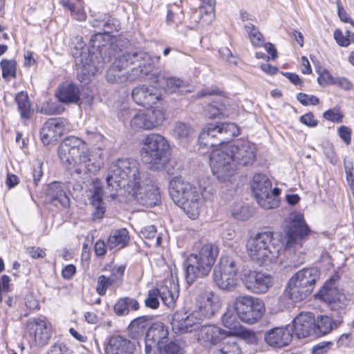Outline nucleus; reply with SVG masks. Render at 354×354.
<instances>
[{
  "instance_id": "obj_55",
  "label": "nucleus",
  "mask_w": 354,
  "mask_h": 354,
  "mask_svg": "<svg viewBox=\"0 0 354 354\" xmlns=\"http://www.w3.org/2000/svg\"><path fill=\"white\" fill-rule=\"evenodd\" d=\"M297 100L304 106L317 105L319 103V100L315 95H309L306 93H300L297 96Z\"/></svg>"
},
{
  "instance_id": "obj_37",
  "label": "nucleus",
  "mask_w": 354,
  "mask_h": 354,
  "mask_svg": "<svg viewBox=\"0 0 354 354\" xmlns=\"http://www.w3.org/2000/svg\"><path fill=\"white\" fill-rule=\"evenodd\" d=\"M139 308V302L129 297L119 299L113 308L115 313L118 316L127 315L130 310H138Z\"/></svg>"
},
{
  "instance_id": "obj_57",
  "label": "nucleus",
  "mask_w": 354,
  "mask_h": 354,
  "mask_svg": "<svg viewBox=\"0 0 354 354\" xmlns=\"http://www.w3.org/2000/svg\"><path fill=\"white\" fill-rule=\"evenodd\" d=\"M351 128L346 126L342 125L337 129L339 137L346 145H349L351 143Z\"/></svg>"
},
{
  "instance_id": "obj_63",
  "label": "nucleus",
  "mask_w": 354,
  "mask_h": 354,
  "mask_svg": "<svg viewBox=\"0 0 354 354\" xmlns=\"http://www.w3.org/2000/svg\"><path fill=\"white\" fill-rule=\"evenodd\" d=\"M300 122L310 127H315L318 124V121L315 118L312 113H307L301 115L299 118Z\"/></svg>"
},
{
  "instance_id": "obj_9",
  "label": "nucleus",
  "mask_w": 354,
  "mask_h": 354,
  "mask_svg": "<svg viewBox=\"0 0 354 354\" xmlns=\"http://www.w3.org/2000/svg\"><path fill=\"white\" fill-rule=\"evenodd\" d=\"M80 50L76 49L73 52V57L77 65V74L81 82H86L90 77L94 75L99 70L104 68V62L109 55L106 53L111 46L110 40H109L108 48L100 55L99 50L93 49L89 45L88 48L84 47L80 44ZM110 55V53H108Z\"/></svg>"
},
{
  "instance_id": "obj_38",
  "label": "nucleus",
  "mask_w": 354,
  "mask_h": 354,
  "mask_svg": "<svg viewBox=\"0 0 354 354\" xmlns=\"http://www.w3.org/2000/svg\"><path fill=\"white\" fill-rule=\"evenodd\" d=\"M129 241V232L125 228H121L111 233L108 239V248L110 250L122 248L127 245Z\"/></svg>"
},
{
  "instance_id": "obj_47",
  "label": "nucleus",
  "mask_w": 354,
  "mask_h": 354,
  "mask_svg": "<svg viewBox=\"0 0 354 354\" xmlns=\"http://www.w3.org/2000/svg\"><path fill=\"white\" fill-rule=\"evenodd\" d=\"M17 62L14 59H3L0 63L2 70V77L5 79L15 77Z\"/></svg>"
},
{
  "instance_id": "obj_60",
  "label": "nucleus",
  "mask_w": 354,
  "mask_h": 354,
  "mask_svg": "<svg viewBox=\"0 0 354 354\" xmlns=\"http://www.w3.org/2000/svg\"><path fill=\"white\" fill-rule=\"evenodd\" d=\"M149 318L147 316H142L134 319L130 324L131 329L138 330L142 329L145 327L147 322Z\"/></svg>"
},
{
  "instance_id": "obj_4",
  "label": "nucleus",
  "mask_w": 354,
  "mask_h": 354,
  "mask_svg": "<svg viewBox=\"0 0 354 354\" xmlns=\"http://www.w3.org/2000/svg\"><path fill=\"white\" fill-rule=\"evenodd\" d=\"M170 145L168 140L160 133H149L141 141L140 150L142 162L151 170H165L174 175L173 162L170 158Z\"/></svg>"
},
{
  "instance_id": "obj_14",
  "label": "nucleus",
  "mask_w": 354,
  "mask_h": 354,
  "mask_svg": "<svg viewBox=\"0 0 354 354\" xmlns=\"http://www.w3.org/2000/svg\"><path fill=\"white\" fill-rule=\"evenodd\" d=\"M92 25L94 27L103 28L104 33L98 32L93 35L89 41V45L93 49L99 50L100 54L102 55L103 52L108 48L109 34L120 30V22L109 15H104L95 19Z\"/></svg>"
},
{
  "instance_id": "obj_12",
  "label": "nucleus",
  "mask_w": 354,
  "mask_h": 354,
  "mask_svg": "<svg viewBox=\"0 0 354 354\" xmlns=\"http://www.w3.org/2000/svg\"><path fill=\"white\" fill-rule=\"evenodd\" d=\"M239 129L234 123L216 122L207 124L199 136V142L206 147L221 145L239 134Z\"/></svg>"
},
{
  "instance_id": "obj_33",
  "label": "nucleus",
  "mask_w": 354,
  "mask_h": 354,
  "mask_svg": "<svg viewBox=\"0 0 354 354\" xmlns=\"http://www.w3.org/2000/svg\"><path fill=\"white\" fill-rule=\"evenodd\" d=\"M250 187L257 199L260 196L268 194V192L272 188V182L265 174H256L253 176Z\"/></svg>"
},
{
  "instance_id": "obj_43",
  "label": "nucleus",
  "mask_w": 354,
  "mask_h": 354,
  "mask_svg": "<svg viewBox=\"0 0 354 354\" xmlns=\"http://www.w3.org/2000/svg\"><path fill=\"white\" fill-rule=\"evenodd\" d=\"M205 6L199 8L201 15L200 22L203 24H209L214 19V0H201Z\"/></svg>"
},
{
  "instance_id": "obj_48",
  "label": "nucleus",
  "mask_w": 354,
  "mask_h": 354,
  "mask_svg": "<svg viewBox=\"0 0 354 354\" xmlns=\"http://www.w3.org/2000/svg\"><path fill=\"white\" fill-rule=\"evenodd\" d=\"M160 294V290L158 288L149 290L147 293V297L145 299V306L151 309H157L160 305L158 300Z\"/></svg>"
},
{
  "instance_id": "obj_20",
  "label": "nucleus",
  "mask_w": 354,
  "mask_h": 354,
  "mask_svg": "<svg viewBox=\"0 0 354 354\" xmlns=\"http://www.w3.org/2000/svg\"><path fill=\"white\" fill-rule=\"evenodd\" d=\"M27 328L35 345L43 346L48 343L50 337V326L45 319L30 318L27 322Z\"/></svg>"
},
{
  "instance_id": "obj_59",
  "label": "nucleus",
  "mask_w": 354,
  "mask_h": 354,
  "mask_svg": "<svg viewBox=\"0 0 354 354\" xmlns=\"http://www.w3.org/2000/svg\"><path fill=\"white\" fill-rule=\"evenodd\" d=\"M333 36L338 45L344 47L349 46V42L346 36V31L344 34L342 30L337 29L334 31Z\"/></svg>"
},
{
  "instance_id": "obj_23",
  "label": "nucleus",
  "mask_w": 354,
  "mask_h": 354,
  "mask_svg": "<svg viewBox=\"0 0 354 354\" xmlns=\"http://www.w3.org/2000/svg\"><path fill=\"white\" fill-rule=\"evenodd\" d=\"M292 339L291 329L288 327H276L267 331L264 335L266 342L274 348L288 346Z\"/></svg>"
},
{
  "instance_id": "obj_26",
  "label": "nucleus",
  "mask_w": 354,
  "mask_h": 354,
  "mask_svg": "<svg viewBox=\"0 0 354 354\" xmlns=\"http://www.w3.org/2000/svg\"><path fill=\"white\" fill-rule=\"evenodd\" d=\"M264 312V303L261 299L245 296V323H256L261 319Z\"/></svg>"
},
{
  "instance_id": "obj_27",
  "label": "nucleus",
  "mask_w": 354,
  "mask_h": 354,
  "mask_svg": "<svg viewBox=\"0 0 354 354\" xmlns=\"http://www.w3.org/2000/svg\"><path fill=\"white\" fill-rule=\"evenodd\" d=\"M315 318L309 312L301 313L293 320L295 335L298 338H305L314 334Z\"/></svg>"
},
{
  "instance_id": "obj_50",
  "label": "nucleus",
  "mask_w": 354,
  "mask_h": 354,
  "mask_svg": "<svg viewBox=\"0 0 354 354\" xmlns=\"http://www.w3.org/2000/svg\"><path fill=\"white\" fill-rule=\"evenodd\" d=\"M323 117L328 121L341 123L343 121L344 115L339 108L334 107L326 111L323 114Z\"/></svg>"
},
{
  "instance_id": "obj_7",
  "label": "nucleus",
  "mask_w": 354,
  "mask_h": 354,
  "mask_svg": "<svg viewBox=\"0 0 354 354\" xmlns=\"http://www.w3.org/2000/svg\"><path fill=\"white\" fill-rule=\"evenodd\" d=\"M145 176L140 171L138 161L133 158H118L109 167L106 181L108 187L117 189L122 180L127 181L123 186L126 192L133 190L136 185Z\"/></svg>"
},
{
  "instance_id": "obj_17",
  "label": "nucleus",
  "mask_w": 354,
  "mask_h": 354,
  "mask_svg": "<svg viewBox=\"0 0 354 354\" xmlns=\"http://www.w3.org/2000/svg\"><path fill=\"white\" fill-rule=\"evenodd\" d=\"M165 120L162 109H148L135 114L131 120V127L136 131L152 130L161 126Z\"/></svg>"
},
{
  "instance_id": "obj_44",
  "label": "nucleus",
  "mask_w": 354,
  "mask_h": 354,
  "mask_svg": "<svg viewBox=\"0 0 354 354\" xmlns=\"http://www.w3.org/2000/svg\"><path fill=\"white\" fill-rule=\"evenodd\" d=\"M245 32H246L248 38L254 47H261L263 45L264 38L254 25L250 23L245 24Z\"/></svg>"
},
{
  "instance_id": "obj_53",
  "label": "nucleus",
  "mask_w": 354,
  "mask_h": 354,
  "mask_svg": "<svg viewBox=\"0 0 354 354\" xmlns=\"http://www.w3.org/2000/svg\"><path fill=\"white\" fill-rule=\"evenodd\" d=\"M344 169L348 186L354 192V168L351 160H344Z\"/></svg>"
},
{
  "instance_id": "obj_25",
  "label": "nucleus",
  "mask_w": 354,
  "mask_h": 354,
  "mask_svg": "<svg viewBox=\"0 0 354 354\" xmlns=\"http://www.w3.org/2000/svg\"><path fill=\"white\" fill-rule=\"evenodd\" d=\"M131 95L136 104L143 106H151L160 99V95L156 88L145 86H137L133 88Z\"/></svg>"
},
{
  "instance_id": "obj_1",
  "label": "nucleus",
  "mask_w": 354,
  "mask_h": 354,
  "mask_svg": "<svg viewBox=\"0 0 354 354\" xmlns=\"http://www.w3.org/2000/svg\"><path fill=\"white\" fill-rule=\"evenodd\" d=\"M153 67L152 59L148 53L126 52L115 59L108 68L106 77L110 83L122 84L147 75Z\"/></svg>"
},
{
  "instance_id": "obj_61",
  "label": "nucleus",
  "mask_w": 354,
  "mask_h": 354,
  "mask_svg": "<svg viewBox=\"0 0 354 354\" xmlns=\"http://www.w3.org/2000/svg\"><path fill=\"white\" fill-rule=\"evenodd\" d=\"M259 341L260 337L256 333L245 328V343L250 345H257Z\"/></svg>"
},
{
  "instance_id": "obj_51",
  "label": "nucleus",
  "mask_w": 354,
  "mask_h": 354,
  "mask_svg": "<svg viewBox=\"0 0 354 354\" xmlns=\"http://www.w3.org/2000/svg\"><path fill=\"white\" fill-rule=\"evenodd\" d=\"M257 148L254 143L245 142V165L252 164L256 160Z\"/></svg>"
},
{
  "instance_id": "obj_15",
  "label": "nucleus",
  "mask_w": 354,
  "mask_h": 354,
  "mask_svg": "<svg viewBox=\"0 0 354 354\" xmlns=\"http://www.w3.org/2000/svg\"><path fill=\"white\" fill-rule=\"evenodd\" d=\"M243 297H238L233 304L227 308L223 315V325L230 329L229 333L232 337L238 338L241 343L243 339Z\"/></svg>"
},
{
  "instance_id": "obj_64",
  "label": "nucleus",
  "mask_w": 354,
  "mask_h": 354,
  "mask_svg": "<svg viewBox=\"0 0 354 354\" xmlns=\"http://www.w3.org/2000/svg\"><path fill=\"white\" fill-rule=\"evenodd\" d=\"M48 354H71V353L64 344L56 343L50 347Z\"/></svg>"
},
{
  "instance_id": "obj_46",
  "label": "nucleus",
  "mask_w": 354,
  "mask_h": 354,
  "mask_svg": "<svg viewBox=\"0 0 354 354\" xmlns=\"http://www.w3.org/2000/svg\"><path fill=\"white\" fill-rule=\"evenodd\" d=\"M160 290V297L162 299V303L168 308H174L175 301L178 297V292H173L167 287H163Z\"/></svg>"
},
{
  "instance_id": "obj_54",
  "label": "nucleus",
  "mask_w": 354,
  "mask_h": 354,
  "mask_svg": "<svg viewBox=\"0 0 354 354\" xmlns=\"http://www.w3.org/2000/svg\"><path fill=\"white\" fill-rule=\"evenodd\" d=\"M165 345L145 338V354H162V348Z\"/></svg>"
},
{
  "instance_id": "obj_29",
  "label": "nucleus",
  "mask_w": 354,
  "mask_h": 354,
  "mask_svg": "<svg viewBox=\"0 0 354 354\" xmlns=\"http://www.w3.org/2000/svg\"><path fill=\"white\" fill-rule=\"evenodd\" d=\"M106 354H134L132 343L121 336L110 338L105 348Z\"/></svg>"
},
{
  "instance_id": "obj_22",
  "label": "nucleus",
  "mask_w": 354,
  "mask_h": 354,
  "mask_svg": "<svg viewBox=\"0 0 354 354\" xmlns=\"http://www.w3.org/2000/svg\"><path fill=\"white\" fill-rule=\"evenodd\" d=\"M65 131L64 122L61 118H50L42 126L40 139L44 145H54Z\"/></svg>"
},
{
  "instance_id": "obj_16",
  "label": "nucleus",
  "mask_w": 354,
  "mask_h": 354,
  "mask_svg": "<svg viewBox=\"0 0 354 354\" xmlns=\"http://www.w3.org/2000/svg\"><path fill=\"white\" fill-rule=\"evenodd\" d=\"M133 189L129 190L127 193L144 206L153 207L160 201L159 189L149 178L144 177Z\"/></svg>"
},
{
  "instance_id": "obj_8",
  "label": "nucleus",
  "mask_w": 354,
  "mask_h": 354,
  "mask_svg": "<svg viewBox=\"0 0 354 354\" xmlns=\"http://www.w3.org/2000/svg\"><path fill=\"white\" fill-rule=\"evenodd\" d=\"M246 247L248 255L260 264L277 262L283 248L273 242L270 231L250 234Z\"/></svg>"
},
{
  "instance_id": "obj_24",
  "label": "nucleus",
  "mask_w": 354,
  "mask_h": 354,
  "mask_svg": "<svg viewBox=\"0 0 354 354\" xmlns=\"http://www.w3.org/2000/svg\"><path fill=\"white\" fill-rule=\"evenodd\" d=\"M272 283L270 276L262 272L250 271L245 275V287L254 293L266 292Z\"/></svg>"
},
{
  "instance_id": "obj_40",
  "label": "nucleus",
  "mask_w": 354,
  "mask_h": 354,
  "mask_svg": "<svg viewBox=\"0 0 354 354\" xmlns=\"http://www.w3.org/2000/svg\"><path fill=\"white\" fill-rule=\"evenodd\" d=\"M240 267L241 263L239 261L231 257H221L218 266L214 270L232 273L234 275H241L239 272Z\"/></svg>"
},
{
  "instance_id": "obj_3",
  "label": "nucleus",
  "mask_w": 354,
  "mask_h": 354,
  "mask_svg": "<svg viewBox=\"0 0 354 354\" xmlns=\"http://www.w3.org/2000/svg\"><path fill=\"white\" fill-rule=\"evenodd\" d=\"M58 154L64 165H83L89 174H95L103 166L101 154L91 153L86 142L78 137L66 138L59 147Z\"/></svg>"
},
{
  "instance_id": "obj_34",
  "label": "nucleus",
  "mask_w": 354,
  "mask_h": 354,
  "mask_svg": "<svg viewBox=\"0 0 354 354\" xmlns=\"http://www.w3.org/2000/svg\"><path fill=\"white\" fill-rule=\"evenodd\" d=\"M15 102L17 105L20 117L24 120V123L26 124V121L31 118L33 113L28 93L24 91L18 93L15 95Z\"/></svg>"
},
{
  "instance_id": "obj_41",
  "label": "nucleus",
  "mask_w": 354,
  "mask_h": 354,
  "mask_svg": "<svg viewBox=\"0 0 354 354\" xmlns=\"http://www.w3.org/2000/svg\"><path fill=\"white\" fill-rule=\"evenodd\" d=\"M335 322L328 316H318L317 320H315L314 335L316 336H322L329 333L333 328Z\"/></svg>"
},
{
  "instance_id": "obj_52",
  "label": "nucleus",
  "mask_w": 354,
  "mask_h": 354,
  "mask_svg": "<svg viewBox=\"0 0 354 354\" xmlns=\"http://www.w3.org/2000/svg\"><path fill=\"white\" fill-rule=\"evenodd\" d=\"M113 286L109 279L105 275H100L97 278L96 292L98 295L103 296L106 294L109 287Z\"/></svg>"
},
{
  "instance_id": "obj_58",
  "label": "nucleus",
  "mask_w": 354,
  "mask_h": 354,
  "mask_svg": "<svg viewBox=\"0 0 354 354\" xmlns=\"http://www.w3.org/2000/svg\"><path fill=\"white\" fill-rule=\"evenodd\" d=\"M317 81L321 86H324L328 84H333L335 79L328 71L323 70L322 72L319 73Z\"/></svg>"
},
{
  "instance_id": "obj_30",
  "label": "nucleus",
  "mask_w": 354,
  "mask_h": 354,
  "mask_svg": "<svg viewBox=\"0 0 354 354\" xmlns=\"http://www.w3.org/2000/svg\"><path fill=\"white\" fill-rule=\"evenodd\" d=\"M90 192L92 193L91 203L95 208L93 216L95 218L100 219L105 212V207L102 201L104 192L99 179L95 178L92 181Z\"/></svg>"
},
{
  "instance_id": "obj_6",
  "label": "nucleus",
  "mask_w": 354,
  "mask_h": 354,
  "mask_svg": "<svg viewBox=\"0 0 354 354\" xmlns=\"http://www.w3.org/2000/svg\"><path fill=\"white\" fill-rule=\"evenodd\" d=\"M218 254V248L206 243L198 247L196 252L190 254L184 263L187 282L192 284L197 278L209 274Z\"/></svg>"
},
{
  "instance_id": "obj_32",
  "label": "nucleus",
  "mask_w": 354,
  "mask_h": 354,
  "mask_svg": "<svg viewBox=\"0 0 354 354\" xmlns=\"http://www.w3.org/2000/svg\"><path fill=\"white\" fill-rule=\"evenodd\" d=\"M213 277L214 282L219 288L233 290L238 285L241 275L214 270Z\"/></svg>"
},
{
  "instance_id": "obj_18",
  "label": "nucleus",
  "mask_w": 354,
  "mask_h": 354,
  "mask_svg": "<svg viewBox=\"0 0 354 354\" xmlns=\"http://www.w3.org/2000/svg\"><path fill=\"white\" fill-rule=\"evenodd\" d=\"M207 95H215L216 97V100H214L207 106V114L209 118H227L234 113V109L227 104V99L221 95V91L218 88H207L197 94L198 97Z\"/></svg>"
},
{
  "instance_id": "obj_45",
  "label": "nucleus",
  "mask_w": 354,
  "mask_h": 354,
  "mask_svg": "<svg viewBox=\"0 0 354 354\" xmlns=\"http://www.w3.org/2000/svg\"><path fill=\"white\" fill-rule=\"evenodd\" d=\"M256 200L258 204L266 209H274L279 206V200L271 194V189L268 192V194L260 196Z\"/></svg>"
},
{
  "instance_id": "obj_62",
  "label": "nucleus",
  "mask_w": 354,
  "mask_h": 354,
  "mask_svg": "<svg viewBox=\"0 0 354 354\" xmlns=\"http://www.w3.org/2000/svg\"><path fill=\"white\" fill-rule=\"evenodd\" d=\"M332 345L333 343L331 342H320L313 346L312 352L313 354H324L330 348Z\"/></svg>"
},
{
  "instance_id": "obj_31",
  "label": "nucleus",
  "mask_w": 354,
  "mask_h": 354,
  "mask_svg": "<svg viewBox=\"0 0 354 354\" xmlns=\"http://www.w3.org/2000/svg\"><path fill=\"white\" fill-rule=\"evenodd\" d=\"M56 97L64 104L77 103L80 100V90L73 83L64 84L57 88Z\"/></svg>"
},
{
  "instance_id": "obj_56",
  "label": "nucleus",
  "mask_w": 354,
  "mask_h": 354,
  "mask_svg": "<svg viewBox=\"0 0 354 354\" xmlns=\"http://www.w3.org/2000/svg\"><path fill=\"white\" fill-rule=\"evenodd\" d=\"M68 10L71 12L72 17L75 19L80 21L86 20V15L81 5V2L80 4L77 3L76 5L73 6V8H71Z\"/></svg>"
},
{
  "instance_id": "obj_28",
  "label": "nucleus",
  "mask_w": 354,
  "mask_h": 354,
  "mask_svg": "<svg viewBox=\"0 0 354 354\" xmlns=\"http://www.w3.org/2000/svg\"><path fill=\"white\" fill-rule=\"evenodd\" d=\"M46 198L55 205H60L63 207H68L70 205V199L66 193L65 186L61 183L53 182L48 185Z\"/></svg>"
},
{
  "instance_id": "obj_11",
  "label": "nucleus",
  "mask_w": 354,
  "mask_h": 354,
  "mask_svg": "<svg viewBox=\"0 0 354 354\" xmlns=\"http://www.w3.org/2000/svg\"><path fill=\"white\" fill-rule=\"evenodd\" d=\"M290 225L286 231V249L290 253L293 252L295 255L298 253L299 263L304 261V250L303 249V241L310 233V229L306 223L303 214H293L290 217Z\"/></svg>"
},
{
  "instance_id": "obj_5",
  "label": "nucleus",
  "mask_w": 354,
  "mask_h": 354,
  "mask_svg": "<svg viewBox=\"0 0 354 354\" xmlns=\"http://www.w3.org/2000/svg\"><path fill=\"white\" fill-rule=\"evenodd\" d=\"M241 158V151L237 145H223L216 148L209 156V165L213 175L221 183L232 182L237 175Z\"/></svg>"
},
{
  "instance_id": "obj_39",
  "label": "nucleus",
  "mask_w": 354,
  "mask_h": 354,
  "mask_svg": "<svg viewBox=\"0 0 354 354\" xmlns=\"http://www.w3.org/2000/svg\"><path fill=\"white\" fill-rule=\"evenodd\" d=\"M157 82L160 86L170 93H175L179 88L186 86L185 82L176 77H166L159 75Z\"/></svg>"
},
{
  "instance_id": "obj_13",
  "label": "nucleus",
  "mask_w": 354,
  "mask_h": 354,
  "mask_svg": "<svg viewBox=\"0 0 354 354\" xmlns=\"http://www.w3.org/2000/svg\"><path fill=\"white\" fill-rule=\"evenodd\" d=\"M198 337L200 341L213 345L218 344L227 337H231V339L221 349L217 350L215 354H242L241 344L232 339V336L228 331L215 325L203 326Z\"/></svg>"
},
{
  "instance_id": "obj_21",
  "label": "nucleus",
  "mask_w": 354,
  "mask_h": 354,
  "mask_svg": "<svg viewBox=\"0 0 354 354\" xmlns=\"http://www.w3.org/2000/svg\"><path fill=\"white\" fill-rule=\"evenodd\" d=\"M198 315L201 318H209L218 312L222 306L220 297L212 291L201 293L197 298Z\"/></svg>"
},
{
  "instance_id": "obj_2",
  "label": "nucleus",
  "mask_w": 354,
  "mask_h": 354,
  "mask_svg": "<svg viewBox=\"0 0 354 354\" xmlns=\"http://www.w3.org/2000/svg\"><path fill=\"white\" fill-rule=\"evenodd\" d=\"M209 179L201 178L191 183L181 177H175L169 184V194L174 202L191 218L196 219L201 212L206 192H209Z\"/></svg>"
},
{
  "instance_id": "obj_35",
  "label": "nucleus",
  "mask_w": 354,
  "mask_h": 354,
  "mask_svg": "<svg viewBox=\"0 0 354 354\" xmlns=\"http://www.w3.org/2000/svg\"><path fill=\"white\" fill-rule=\"evenodd\" d=\"M319 298L324 301L331 304L340 301L344 295L339 293L335 286V281L333 279L327 281L319 292Z\"/></svg>"
},
{
  "instance_id": "obj_19",
  "label": "nucleus",
  "mask_w": 354,
  "mask_h": 354,
  "mask_svg": "<svg viewBox=\"0 0 354 354\" xmlns=\"http://www.w3.org/2000/svg\"><path fill=\"white\" fill-rule=\"evenodd\" d=\"M202 319L196 310L188 313L183 309L174 313L171 324L175 333H185L198 328Z\"/></svg>"
},
{
  "instance_id": "obj_42",
  "label": "nucleus",
  "mask_w": 354,
  "mask_h": 354,
  "mask_svg": "<svg viewBox=\"0 0 354 354\" xmlns=\"http://www.w3.org/2000/svg\"><path fill=\"white\" fill-rule=\"evenodd\" d=\"M192 127L185 122H177L173 129V136L180 142H187L193 135Z\"/></svg>"
},
{
  "instance_id": "obj_49",
  "label": "nucleus",
  "mask_w": 354,
  "mask_h": 354,
  "mask_svg": "<svg viewBox=\"0 0 354 354\" xmlns=\"http://www.w3.org/2000/svg\"><path fill=\"white\" fill-rule=\"evenodd\" d=\"M125 267L124 266H114L111 269V275L107 277L113 286L118 287L121 285Z\"/></svg>"
},
{
  "instance_id": "obj_10",
  "label": "nucleus",
  "mask_w": 354,
  "mask_h": 354,
  "mask_svg": "<svg viewBox=\"0 0 354 354\" xmlns=\"http://www.w3.org/2000/svg\"><path fill=\"white\" fill-rule=\"evenodd\" d=\"M319 278V272L317 268L299 270L289 280L286 294L294 301H301L311 294Z\"/></svg>"
},
{
  "instance_id": "obj_36",
  "label": "nucleus",
  "mask_w": 354,
  "mask_h": 354,
  "mask_svg": "<svg viewBox=\"0 0 354 354\" xmlns=\"http://www.w3.org/2000/svg\"><path fill=\"white\" fill-rule=\"evenodd\" d=\"M168 335L169 331L165 325L162 322H156L149 328L145 338L165 345L168 339Z\"/></svg>"
}]
</instances>
